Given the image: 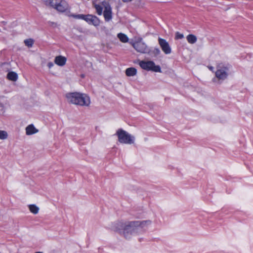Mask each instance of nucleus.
<instances>
[{
	"instance_id": "obj_1",
	"label": "nucleus",
	"mask_w": 253,
	"mask_h": 253,
	"mask_svg": "<svg viewBox=\"0 0 253 253\" xmlns=\"http://www.w3.org/2000/svg\"><path fill=\"white\" fill-rule=\"evenodd\" d=\"M151 223L150 220L125 222L120 221L115 224L113 229L114 231L123 234L126 239H129L131 235L140 232L146 225H150Z\"/></svg>"
},
{
	"instance_id": "obj_2",
	"label": "nucleus",
	"mask_w": 253,
	"mask_h": 253,
	"mask_svg": "<svg viewBox=\"0 0 253 253\" xmlns=\"http://www.w3.org/2000/svg\"><path fill=\"white\" fill-rule=\"evenodd\" d=\"M66 97L69 102L75 105L88 107L90 104V97L86 94L69 92L66 94Z\"/></svg>"
},
{
	"instance_id": "obj_3",
	"label": "nucleus",
	"mask_w": 253,
	"mask_h": 253,
	"mask_svg": "<svg viewBox=\"0 0 253 253\" xmlns=\"http://www.w3.org/2000/svg\"><path fill=\"white\" fill-rule=\"evenodd\" d=\"M46 5H49L60 12L68 9V4L65 0H43Z\"/></svg>"
},
{
	"instance_id": "obj_4",
	"label": "nucleus",
	"mask_w": 253,
	"mask_h": 253,
	"mask_svg": "<svg viewBox=\"0 0 253 253\" xmlns=\"http://www.w3.org/2000/svg\"><path fill=\"white\" fill-rule=\"evenodd\" d=\"M231 65L229 64L219 63L217 65V70L215 72V77L219 80H225L228 75L231 68Z\"/></svg>"
},
{
	"instance_id": "obj_5",
	"label": "nucleus",
	"mask_w": 253,
	"mask_h": 253,
	"mask_svg": "<svg viewBox=\"0 0 253 253\" xmlns=\"http://www.w3.org/2000/svg\"><path fill=\"white\" fill-rule=\"evenodd\" d=\"M116 134L118 137V141L121 143L131 144L134 142V137L122 128L117 131Z\"/></svg>"
},
{
	"instance_id": "obj_6",
	"label": "nucleus",
	"mask_w": 253,
	"mask_h": 253,
	"mask_svg": "<svg viewBox=\"0 0 253 253\" xmlns=\"http://www.w3.org/2000/svg\"><path fill=\"white\" fill-rule=\"evenodd\" d=\"M140 67L147 71L161 73L162 70L159 65H156L153 61H140L139 63Z\"/></svg>"
},
{
	"instance_id": "obj_7",
	"label": "nucleus",
	"mask_w": 253,
	"mask_h": 253,
	"mask_svg": "<svg viewBox=\"0 0 253 253\" xmlns=\"http://www.w3.org/2000/svg\"><path fill=\"white\" fill-rule=\"evenodd\" d=\"M133 48L138 52L141 53H148L150 51L149 48L143 41L141 38H138L137 41L132 43Z\"/></svg>"
},
{
	"instance_id": "obj_8",
	"label": "nucleus",
	"mask_w": 253,
	"mask_h": 253,
	"mask_svg": "<svg viewBox=\"0 0 253 253\" xmlns=\"http://www.w3.org/2000/svg\"><path fill=\"white\" fill-rule=\"evenodd\" d=\"M158 42L162 50L165 54H169L171 53V48L166 40L159 38Z\"/></svg>"
},
{
	"instance_id": "obj_9",
	"label": "nucleus",
	"mask_w": 253,
	"mask_h": 253,
	"mask_svg": "<svg viewBox=\"0 0 253 253\" xmlns=\"http://www.w3.org/2000/svg\"><path fill=\"white\" fill-rule=\"evenodd\" d=\"M85 21L88 24L93 25L95 26H97L100 24L99 18L97 16L91 14L86 15Z\"/></svg>"
},
{
	"instance_id": "obj_10",
	"label": "nucleus",
	"mask_w": 253,
	"mask_h": 253,
	"mask_svg": "<svg viewBox=\"0 0 253 253\" xmlns=\"http://www.w3.org/2000/svg\"><path fill=\"white\" fill-rule=\"evenodd\" d=\"M103 15L106 21H109L112 18L111 8L105 7L103 12Z\"/></svg>"
},
{
	"instance_id": "obj_11",
	"label": "nucleus",
	"mask_w": 253,
	"mask_h": 253,
	"mask_svg": "<svg viewBox=\"0 0 253 253\" xmlns=\"http://www.w3.org/2000/svg\"><path fill=\"white\" fill-rule=\"evenodd\" d=\"M66 58L61 55L55 57L54 59L55 63L59 66H64L66 64Z\"/></svg>"
},
{
	"instance_id": "obj_12",
	"label": "nucleus",
	"mask_w": 253,
	"mask_h": 253,
	"mask_svg": "<svg viewBox=\"0 0 253 253\" xmlns=\"http://www.w3.org/2000/svg\"><path fill=\"white\" fill-rule=\"evenodd\" d=\"M38 132V130L33 124L28 126L26 128V133L28 135L34 134Z\"/></svg>"
},
{
	"instance_id": "obj_13",
	"label": "nucleus",
	"mask_w": 253,
	"mask_h": 253,
	"mask_svg": "<svg viewBox=\"0 0 253 253\" xmlns=\"http://www.w3.org/2000/svg\"><path fill=\"white\" fill-rule=\"evenodd\" d=\"M137 73V70L134 67L128 68L126 70V74L128 77L134 76Z\"/></svg>"
},
{
	"instance_id": "obj_14",
	"label": "nucleus",
	"mask_w": 253,
	"mask_h": 253,
	"mask_svg": "<svg viewBox=\"0 0 253 253\" xmlns=\"http://www.w3.org/2000/svg\"><path fill=\"white\" fill-rule=\"evenodd\" d=\"M7 78L12 81H16L18 79V75L14 72H10L7 75Z\"/></svg>"
},
{
	"instance_id": "obj_15",
	"label": "nucleus",
	"mask_w": 253,
	"mask_h": 253,
	"mask_svg": "<svg viewBox=\"0 0 253 253\" xmlns=\"http://www.w3.org/2000/svg\"><path fill=\"white\" fill-rule=\"evenodd\" d=\"M186 39L188 42L191 44L195 43L197 41L196 36L193 34L188 35L186 37Z\"/></svg>"
},
{
	"instance_id": "obj_16",
	"label": "nucleus",
	"mask_w": 253,
	"mask_h": 253,
	"mask_svg": "<svg viewBox=\"0 0 253 253\" xmlns=\"http://www.w3.org/2000/svg\"><path fill=\"white\" fill-rule=\"evenodd\" d=\"M118 38L119 39L120 41L123 42H126L128 41V38L127 36L123 33H120L118 34Z\"/></svg>"
},
{
	"instance_id": "obj_17",
	"label": "nucleus",
	"mask_w": 253,
	"mask_h": 253,
	"mask_svg": "<svg viewBox=\"0 0 253 253\" xmlns=\"http://www.w3.org/2000/svg\"><path fill=\"white\" fill-rule=\"evenodd\" d=\"M30 211L34 214H37L39 211V208L35 205H30L29 206Z\"/></svg>"
},
{
	"instance_id": "obj_18",
	"label": "nucleus",
	"mask_w": 253,
	"mask_h": 253,
	"mask_svg": "<svg viewBox=\"0 0 253 253\" xmlns=\"http://www.w3.org/2000/svg\"><path fill=\"white\" fill-rule=\"evenodd\" d=\"M70 16L77 19H82L85 21V19L86 17V15L82 14H71Z\"/></svg>"
},
{
	"instance_id": "obj_19",
	"label": "nucleus",
	"mask_w": 253,
	"mask_h": 253,
	"mask_svg": "<svg viewBox=\"0 0 253 253\" xmlns=\"http://www.w3.org/2000/svg\"><path fill=\"white\" fill-rule=\"evenodd\" d=\"M24 43L26 46L31 47L34 44V40L32 39H28L24 40Z\"/></svg>"
},
{
	"instance_id": "obj_20",
	"label": "nucleus",
	"mask_w": 253,
	"mask_h": 253,
	"mask_svg": "<svg viewBox=\"0 0 253 253\" xmlns=\"http://www.w3.org/2000/svg\"><path fill=\"white\" fill-rule=\"evenodd\" d=\"M94 7H95V8L96 10V12L98 14V15H101L102 14V10H103L102 7L99 4H95Z\"/></svg>"
},
{
	"instance_id": "obj_21",
	"label": "nucleus",
	"mask_w": 253,
	"mask_h": 253,
	"mask_svg": "<svg viewBox=\"0 0 253 253\" xmlns=\"http://www.w3.org/2000/svg\"><path fill=\"white\" fill-rule=\"evenodd\" d=\"M7 137V133L5 131L0 130V139H5Z\"/></svg>"
},
{
	"instance_id": "obj_22",
	"label": "nucleus",
	"mask_w": 253,
	"mask_h": 253,
	"mask_svg": "<svg viewBox=\"0 0 253 253\" xmlns=\"http://www.w3.org/2000/svg\"><path fill=\"white\" fill-rule=\"evenodd\" d=\"M184 36L182 34H180L179 32H177L175 35V39H181L183 38Z\"/></svg>"
},
{
	"instance_id": "obj_23",
	"label": "nucleus",
	"mask_w": 253,
	"mask_h": 253,
	"mask_svg": "<svg viewBox=\"0 0 253 253\" xmlns=\"http://www.w3.org/2000/svg\"><path fill=\"white\" fill-rule=\"evenodd\" d=\"M154 54L158 55L160 53V50L158 48H155L153 51Z\"/></svg>"
},
{
	"instance_id": "obj_24",
	"label": "nucleus",
	"mask_w": 253,
	"mask_h": 253,
	"mask_svg": "<svg viewBox=\"0 0 253 253\" xmlns=\"http://www.w3.org/2000/svg\"><path fill=\"white\" fill-rule=\"evenodd\" d=\"M54 66V64L52 62H49L47 63V67L50 69Z\"/></svg>"
},
{
	"instance_id": "obj_25",
	"label": "nucleus",
	"mask_w": 253,
	"mask_h": 253,
	"mask_svg": "<svg viewBox=\"0 0 253 253\" xmlns=\"http://www.w3.org/2000/svg\"><path fill=\"white\" fill-rule=\"evenodd\" d=\"M208 68H209V69L211 71H212V72H214V67H212V66H209V67H208Z\"/></svg>"
},
{
	"instance_id": "obj_26",
	"label": "nucleus",
	"mask_w": 253,
	"mask_h": 253,
	"mask_svg": "<svg viewBox=\"0 0 253 253\" xmlns=\"http://www.w3.org/2000/svg\"><path fill=\"white\" fill-rule=\"evenodd\" d=\"M35 253H42L40 252H36Z\"/></svg>"
}]
</instances>
